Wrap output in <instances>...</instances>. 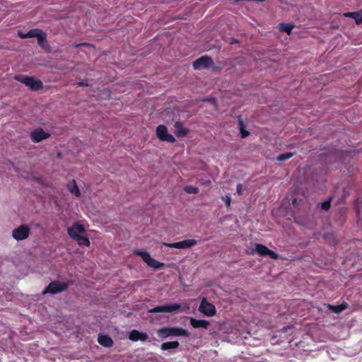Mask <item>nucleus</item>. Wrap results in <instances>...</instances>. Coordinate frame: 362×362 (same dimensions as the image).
<instances>
[{
    "mask_svg": "<svg viewBox=\"0 0 362 362\" xmlns=\"http://www.w3.org/2000/svg\"><path fill=\"white\" fill-rule=\"evenodd\" d=\"M199 310L209 317L214 316L216 311L215 306L213 304L209 303L206 298H203L202 299Z\"/></svg>",
    "mask_w": 362,
    "mask_h": 362,
    "instance_id": "obj_8",
    "label": "nucleus"
},
{
    "mask_svg": "<svg viewBox=\"0 0 362 362\" xmlns=\"http://www.w3.org/2000/svg\"><path fill=\"white\" fill-rule=\"evenodd\" d=\"M20 36L21 38H30L29 36H26V33L25 34H20Z\"/></svg>",
    "mask_w": 362,
    "mask_h": 362,
    "instance_id": "obj_33",
    "label": "nucleus"
},
{
    "mask_svg": "<svg viewBox=\"0 0 362 362\" xmlns=\"http://www.w3.org/2000/svg\"><path fill=\"white\" fill-rule=\"evenodd\" d=\"M67 188L72 194H74L76 197L80 196V190L77 187L75 180H72L70 183H69Z\"/></svg>",
    "mask_w": 362,
    "mask_h": 362,
    "instance_id": "obj_21",
    "label": "nucleus"
},
{
    "mask_svg": "<svg viewBox=\"0 0 362 362\" xmlns=\"http://www.w3.org/2000/svg\"><path fill=\"white\" fill-rule=\"evenodd\" d=\"M321 207L324 210H328L330 208V199H327L321 204Z\"/></svg>",
    "mask_w": 362,
    "mask_h": 362,
    "instance_id": "obj_29",
    "label": "nucleus"
},
{
    "mask_svg": "<svg viewBox=\"0 0 362 362\" xmlns=\"http://www.w3.org/2000/svg\"><path fill=\"white\" fill-rule=\"evenodd\" d=\"M293 27V25L291 23H281L279 25L280 30L283 32L286 33L288 35L291 34Z\"/></svg>",
    "mask_w": 362,
    "mask_h": 362,
    "instance_id": "obj_22",
    "label": "nucleus"
},
{
    "mask_svg": "<svg viewBox=\"0 0 362 362\" xmlns=\"http://www.w3.org/2000/svg\"><path fill=\"white\" fill-rule=\"evenodd\" d=\"M158 337L165 339L168 337H188L189 333L187 330L180 327H163L157 331Z\"/></svg>",
    "mask_w": 362,
    "mask_h": 362,
    "instance_id": "obj_1",
    "label": "nucleus"
},
{
    "mask_svg": "<svg viewBox=\"0 0 362 362\" xmlns=\"http://www.w3.org/2000/svg\"><path fill=\"white\" fill-rule=\"evenodd\" d=\"M98 341L105 347H111L113 344L112 339L107 335L99 334Z\"/></svg>",
    "mask_w": 362,
    "mask_h": 362,
    "instance_id": "obj_16",
    "label": "nucleus"
},
{
    "mask_svg": "<svg viewBox=\"0 0 362 362\" xmlns=\"http://www.w3.org/2000/svg\"><path fill=\"white\" fill-rule=\"evenodd\" d=\"M190 325L194 328L202 327L204 329H207L210 324H209V322H208L207 320H197L194 318H191L190 319Z\"/></svg>",
    "mask_w": 362,
    "mask_h": 362,
    "instance_id": "obj_15",
    "label": "nucleus"
},
{
    "mask_svg": "<svg viewBox=\"0 0 362 362\" xmlns=\"http://www.w3.org/2000/svg\"><path fill=\"white\" fill-rule=\"evenodd\" d=\"M42 31L40 29H32L30 30H29L27 33H26V36H29L30 38H32V37H38L41 34H42Z\"/></svg>",
    "mask_w": 362,
    "mask_h": 362,
    "instance_id": "obj_24",
    "label": "nucleus"
},
{
    "mask_svg": "<svg viewBox=\"0 0 362 362\" xmlns=\"http://www.w3.org/2000/svg\"><path fill=\"white\" fill-rule=\"evenodd\" d=\"M134 253L139 257L145 262L147 265L151 268L159 269L163 267L164 264L152 258L150 254L146 251L141 250H135Z\"/></svg>",
    "mask_w": 362,
    "mask_h": 362,
    "instance_id": "obj_2",
    "label": "nucleus"
},
{
    "mask_svg": "<svg viewBox=\"0 0 362 362\" xmlns=\"http://www.w3.org/2000/svg\"><path fill=\"white\" fill-rule=\"evenodd\" d=\"M84 231L85 229L83 226L78 223H75L71 227L67 228L69 235L73 239H75L78 235L83 234Z\"/></svg>",
    "mask_w": 362,
    "mask_h": 362,
    "instance_id": "obj_13",
    "label": "nucleus"
},
{
    "mask_svg": "<svg viewBox=\"0 0 362 362\" xmlns=\"http://www.w3.org/2000/svg\"><path fill=\"white\" fill-rule=\"evenodd\" d=\"M77 84L78 86H88V83L86 81H81V82H78Z\"/></svg>",
    "mask_w": 362,
    "mask_h": 362,
    "instance_id": "obj_32",
    "label": "nucleus"
},
{
    "mask_svg": "<svg viewBox=\"0 0 362 362\" xmlns=\"http://www.w3.org/2000/svg\"><path fill=\"white\" fill-rule=\"evenodd\" d=\"M293 156V153L288 152V153H285L279 155L277 156L276 159L279 161H284V160H286L291 158Z\"/></svg>",
    "mask_w": 362,
    "mask_h": 362,
    "instance_id": "obj_26",
    "label": "nucleus"
},
{
    "mask_svg": "<svg viewBox=\"0 0 362 362\" xmlns=\"http://www.w3.org/2000/svg\"><path fill=\"white\" fill-rule=\"evenodd\" d=\"M50 134L45 132L42 128H37L30 132L31 140L35 143H39L42 140L49 138Z\"/></svg>",
    "mask_w": 362,
    "mask_h": 362,
    "instance_id": "obj_12",
    "label": "nucleus"
},
{
    "mask_svg": "<svg viewBox=\"0 0 362 362\" xmlns=\"http://www.w3.org/2000/svg\"><path fill=\"white\" fill-rule=\"evenodd\" d=\"M156 135L161 141H167L169 143H174L175 141L173 136L168 133V129L164 125H159L157 127Z\"/></svg>",
    "mask_w": 362,
    "mask_h": 362,
    "instance_id": "obj_10",
    "label": "nucleus"
},
{
    "mask_svg": "<svg viewBox=\"0 0 362 362\" xmlns=\"http://www.w3.org/2000/svg\"><path fill=\"white\" fill-rule=\"evenodd\" d=\"M327 308H328L331 311L334 313H340L343 310H346L348 308V304L346 302H343L341 304L339 305H333L330 304L325 305Z\"/></svg>",
    "mask_w": 362,
    "mask_h": 362,
    "instance_id": "obj_17",
    "label": "nucleus"
},
{
    "mask_svg": "<svg viewBox=\"0 0 362 362\" xmlns=\"http://www.w3.org/2000/svg\"><path fill=\"white\" fill-rule=\"evenodd\" d=\"M210 184H211L210 181H207V182H204V185H209Z\"/></svg>",
    "mask_w": 362,
    "mask_h": 362,
    "instance_id": "obj_36",
    "label": "nucleus"
},
{
    "mask_svg": "<svg viewBox=\"0 0 362 362\" xmlns=\"http://www.w3.org/2000/svg\"><path fill=\"white\" fill-rule=\"evenodd\" d=\"M344 16L352 18L357 24L362 23V9L358 11L345 13Z\"/></svg>",
    "mask_w": 362,
    "mask_h": 362,
    "instance_id": "obj_18",
    "label": "nucleus"
},
{
    "mask_svg": "<svg viewBox=\"0 0 362 362\" xmlns=\"http://www.w3.org/2000/svg\"><path fill=\"white\" fill-rule=\"evenodd\" d=\"M221 199L226 203L227 206L229 207L230 206L231 199L229 196H228V195L223 196L221 197Z\"/></svg>",
    "mask_w": 362,
    "mask_h": 362,
    "instance_id": "obj_30",
    "label": "nucleus"
},
{
    "mask_svg": "<svg viewBox=\"0 0 362 362\" xmlns=\"http://www.w3.org/2000/svg\"><path fill=\"white\" fill-rule=\"evenodd\" d=\"M37 43L40 46L45 47V45L47 44L46 40V34L42 32V34L37 38Z\"/></svg>",
    "mask_w": 362,
    "mask_h": 362,
    "instance_id": "obj_27",
    "label": "nucleus"
},
{
    "mask_svg": "<svg viewBox=\"0 0 362 362\" xmlns=\"http://www.w3.org/2000/svg\"><path fill=\"white\" fill-rule=\"evenodd\" d=\"M238 125L241 133V136L243 138L247 136L250 134V132L244 129L243 122L240 119H239Z\"/></svg>",
    "mask_w": 362,
    "mask_h": 362,
    "instance_id": "obj_25",
    "label": "nucleus"
},
{
    "mask_svg": "<svg viewBox=\"0 0 362 362\" xmlns=\"http://www.w3.org/2000/svg\"><path fill=\"white\" fill-rule=\"evenodd\" d=\"M236 191L239 195L243 194V185L241 184L237 185Z\"/></svg>",
    "mask_w": 362,
    "mask_h": 362,
    "instance_id": "obj_31",
    "label": "nucleus"
},
{
    "mask_svg": "<svg viewBox=\"0 0 362 362\" xmlns=\"http://www.w3.org/2000/svg\"><path fill=\"white\" fill-rule=\"evenodd\" d=\"M184 190L187 194H197L199 192V189L192 185L185 187Z\"/></svg>",
    "mask_w": 362,
    "mask_h": 362,
    "instance_id": "obj_28",
    "label": "nucleus"
},
{
    "mask_svg": "<svg viewBox=\"0 0 362 362\" xmlns=\"http://www.w3.org/2000/svg\"><path fill=\"white\" fill-rule=\"evenodd\" d=\"M129 339L132 341H145L148 339V335L146 333L140 332L137 330H132L129 334Z\"/></svg>",
    "mask_w": 362,
    "mask_h": 362,
    "instance_id": "obj_14",
    "label": "nucleus"
},
{
    "mask_svg": "<svg viewBox=\"0 0 362 362\" xmlns=\"http://www.w3.org/2000/svg\"><path fill=\"white\" fill-rule=\"evenodd\" d=\"M179 346V342L177 341L164 342L161 344L160 349L163 351L177 349Z\"/></svg>",
    "mask_w": 362,
    "mask_h": 362,
    "instance_id": "obj_20",
    "label": "nucleus"
},
{
    "mask_svg": "<svg viewBox=\"0 0 362 362\" xmlns=\"http://www.w3.org/2000/svg\"><path fill=\"white\" fill-rule=\"evenodd\" d=\"M189 307L188 305H185L182 308V310H189Z\"/></svg>",
    "mask_w": 362,
    "mask_h": 362,
    "instance_id": "obj_35",
    "label": "nucleus"
},
{
    "mask_svg": "<svg viewBox=\"0 0 362 362\" xmlns=\"http://www.w3.org/2000/svg\"><path fill=\"white\" fill-rule=\"evenodd\" d=\"M175 134L177 136H186L188 131L187 129L182 127V124L180 122H177L175 124Z\"/></svg>",
    "mask_w": 362,
    "mask_h": 362,
    "instance_id": "obj_19",
    "label": "nucleus"
},
{
    "mask_svg": "<svg viewBox=\"0 0 362 362\" xmlns=\"http://www.w3.org/2000/svg\"><path fill=\"white\" fill-rule=\"evenodd\" d=\"M16 79L26 86L29 87L33 90H37L42 88V82L40 80L35 79L34 77L28 76H18Z\"/></svg>",
    "mask_w": 362,
    "mask_h": 362,
    "instance_id": "obj_3",
    "label": "nucleus"
},
{
    "mask_svg": "<svg viewBox=\"0 0 362 362\" xmlns=\"http://www.w3.org/2000/svg\"><path fill=\"white\" fill-rule=\"evenodd\" d=\"M254 252L257 253L262 257L269 256L273 259H277L279 257L278 255L274 251L269 250L265 245L259 243L255 244V249L250 254H254Z\"/></svg>",
    "mask_w": 362,
    "mask_h": 362,
    "instance_id": "obj_6",
    "label": "nucleus"
},
{
    "mask_svg": "<svg viewBox=\"0 0 362 362\" xmlns=\"http://www.w3.org/2000/svg\"><path fill=\"white\" fill-rule=\"evenodd\" d=\"M30 228L26 225H21L12 231L13 238L17 241L25 240L29 237Z\"/></svg>",
    "mask_w": 362,
    "mask_h": 362,
    "instance_id": "obj_4",
    "label": "nucleus"
},
{
    "mask_svg": "<svg viewBox=\"0 0 362 362\" xmlns=\"http://www.w3.org/2000/svg\"><path fill=\"white\" fill-rule=\"evenodd\" d=\"M75 240H77L78 243L81 245L88 246L90 245L88 238L82 235V234L76 237Z\"/></svg>",
    "mask_w": 362,
    "mask_h": 362,
    "instance_id": "obj_23",
    "label": "nucleus"
},
{
    "mask_svg": "<svg viewBox=\"0 0 362 362\" xmlns=\"http://www.w3.org/2000/svg\"><path fill=\"white\" fill-rule=\"evenodd\" d=\"M181 308L180 304L178 303H173L169 305H163L156 306L151 309L148 310V313H173L178 310Z\"/></svg>",
    "mask_w": 362,
    "mask_h": 362,
    "instance_id": "obj_7",
    "label": "nucleus"
},
{
    "mask_svg": "<svg viewBox=\"0 0 362 362\" xmlns=\"http://www.w3.org/2000/svg\"><path fill=\"white\" fill-rule=\"evenodd\" d=\"M214 62L211 57L208 56H204L199 59L193 63V67L195 70H200L202 69H208L213 66Z\"/></svg>",
    "mask_w": 362,
    "mask_h": 362,
    "instance_id": "obj_9",
    "label": "nucleus"
},
{
    "mask_svg": "<svg viewBox=\"0 0 362 362\" xmlns=\"http://www.w3.org/2000/svg\"><path fill=\"white\" fill-rule=\"evenodd\" d=\"M197 244V240L194 239H187L180 242L173 243H163V245H166L170 247L177 248V249H187Z\"/></svg>",
    "mask_w": 362,
    "mask_h": 362,
    "instance_id": "obj_11",
    "label": "nucleus"
},
{
    "mask_svg": "<svg viewBox=\"0 0 362 362\" xmlns=\"http://www.w3.org/2000/svg\"><path fill=\"white\" fill-rule=\"evenodd\" d=\"M238 41L235 38H231V41H230V44H234V43H236Z\"/></svg>",
    "mask_w": 362,
    "mask_h": 362,
    "instance_id": "obj_34",
    "label": "nucleus"
},
{
    "mask_svg": "<svg viewBox=\"0 0 362 362\" xmlns=\"http://www.w3.org/2000/svg\"><path fill=\"white\" fill-rule=\"evenodd\" d=\"M68 286L67 283L60 282V281H54L50 283L48 286L46 288L45 291H43L42 293H52L56 294L59 292H62L66 289Z\"/></svg>",
    "mask_w": 362,
    "mask_h": 362,
    "instance_id": "obj_5",
    "label": "nucleus"
}]
</instances>
